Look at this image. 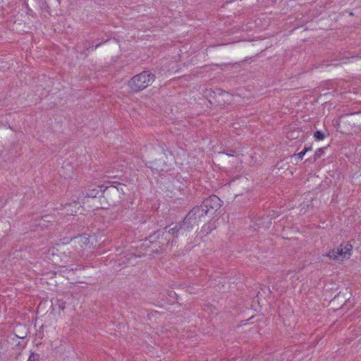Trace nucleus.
I'll return each instance as SVG.
<instances>
[{"label": "nucleus", "instance_id": "nucleus-5", "mask_svg": "<svg viewBox=\"0 0 361 361\" xmlns=\"http://www.w3.org/2000/svg\"><path fill=\"white\" fill-rule=\"evenodd\" d=\"M177 225L180 236L184 238H187L189 235L194 226L191 222L187 221L186 216L181 222L177 224Z\"/></svg>", "mask_w": 361, "mask_h": 361}, {"label": "nucleus", "instance_id": "nucleus-14", "mask_svg": "<svg viewBox=\"0 0 361 361\" xmlns=\"http://www.w3.org/2000/svg\"><path fill=\"white\" fill-rule=\"evenodd\" d=\"M305 154V153L303 150L300 153L297 154L298 159L302 160Z\"/></svg>", "mask_w": 361, "mask_h": 361}, {"label": "nucleus", "instance_id": "nucleus-16", "mask_svg": "<svg viewBox=\"0 0 361 361\" xmlns=\"http://www.w3.org/2000/svg\"><path fill=\"white\" fill-rule=\"evenodd\" d=\"M344 59H345V60H348L349 59H347V58H342V60H344ZM344 63H346V61H345V62H344Z\"/></svg>", "mask_w": 361, "mask_h": 361}, {"label": "nucleus", "instance_id": "nucleus-4", "mask_svg": "<svg viewBox=\"0 0 361 361\" xmlns=\"http://www.w3.org/2000/svg\"><path fill=\"white\" fill-rule=\"evenodd\" d=\"M202 208L207 210V212H214L217 211L221 207V200L215 195H212L206 198L201 204Z\"/></svg>", "mask_w": 361, "mask_h": 361}, {"label": "nucleus", "instance_id": "nucleus-18", "mask_svg": "<svg viewBox=\"0 0 361 361\" xmlns=\"http://www.w3.org/2000/svg\"><path fill=\"white\" fill-rule=\"evenodd\" d=\"M88 195H89V196H90V194H88ZM91 196H92V197H96V194H95V195L92 194V195H91Z\"/></svg>", "mask_w": 361, "mask_h": 361}, {"label": "nucleus", "instance_id": "nucleus-6", "mask_svg": "<svg viewBox=\"0 0 361 361\" xmlns=\"http://www.w3.org/2000/svg\"><path fill=\"white\" fill-rule=\"evenodd\" d=\"M166 233L169 234V238L171 240V237L173 238H178L180 237L178 225L177 224L175 225L174 227L170 228L169 231H166Z\"/></svg>", "mask_w": 361, "mask_h": 361}, {"label": "nucleus", "instance_id": "nucleus-9", "mask_svg": "<svg viewBox=\"0 0 361 361\" xmlns=\"http://www.w3.org/2000/svg\"><path fill=\"white\" fill-rule=\"evenodd\" d=\"M343 249L345 251V254L350 256L351 255L350 252L353 250V245L349 243L343 245Z\"/></svg>", "mask_w": 361, "mask_h": 361}, {"label": "nucleus", "instance_id": "nucleus-17", "mask_svg": "<svg viewBox=\"0 0 361 361\" xmlns=\"http://www.w3.org/2000/svg\"><path fill=\"white\" fill-rule=\"evenodd\" d=\"M25 6H26V8H27V10H29V11H31V10L28 8V7H27V4H25Z\"/></svg>", "mask_w": 361, "mask_h": 361}, {"label": "nucleus", "instance_id": "nucleus-13", "mask_svg": "<svg viewBox=\"0 0 361 361\" xmlns=\"http://www.w3.org/2000/svg\"><path fill=\"white\" fill-rule=\"evenodd\" d=\"M39 355L38 354L32 353L30 356L29 357V359H32V361H38L39 360Z\"/></svg>", "mask_w": 361, "mask_h": 361}, {"label": "nucleus", "instance_id": "nucleus-10", "mask_svg": "<svg viewBox=\"0 0 361 361\" xmlns=\"http://www.w3.org/2000/svg\"><path fill=\"white\" fill-rule=\"evenodd\" d=\"M336 251L339 252V259H341L340 260H343V258H345L346 254L343 249V244H341L340 247L336 249Z\"/></svg>", "mask_w": 361, "mask_h": 361}, {"label": "nucleus", "instance_id": "nucleus-19", "mask_svg": "<svg viewBox=\"0 0 361 361\" xmlns=\"http://www.w3.org/2000/svg\"><path fill=\"white\" fill-rule=\"evenodd\" d=\"M27 361H32V359H29V358H28Z\"/></svg>", "mask_w": 361, "mask_h": 361}, {"label": "nucleus", "instance_id": "nucleus-11", "mask_svg": "<svg viewBox=\"0 0 361 361\" xmlns=\"http://www.w3.org/2000/svg\"><path fill=\"white\" fill-rule=\"evenodd\" d=\"M323 153L324 149L322 148L318 149L314 153V160H317L318 158H319Z\"/></svg>", "mask_w": 361, "mask_h": 361}, {"label": "nucleus", "instance_id": "nucleus-12", "mask_svg": "<svg viewBox=\"0 0 361 361\" xmlns=\"http://www.w3.org/2000/svg\"><path fill=\"white\" fill-rule=\"evenodd\" d=\"M39 355L38 354L32 353L30 356L29 357V359H32V361H38L39 360Z\"/></svg>", "mask_w": 361, "mask_h": 361}, {"label": "nucleus", "instance_id": "nucleus-1", "mask_svg": "<svg viewBox=\"0 0 361 361\" xmlns=\"http://www.w3.org/2000/svg\"><path fill=\"white\" fill-rule=\"evenodd\" d=\"M156 76L149 71H143L132 77L127 83L129 91L137 93L148 87L154 81Z\"/></svg>", "mask_w": 361, "mask_h": 361}, {"label": "nucleus", "instance_id": "nucleus-8", "mask_svg": "<svg viewBox=\"0 0 361 361\" xmlns=\"http://www.w3.org/2000/svg\"><path fill=\"white\" fill-rule=\"evenodd\" d=\"M314 137L317 140H322L325 137V134L321 130H317L314 133Z\"/></svg>", "mask_w": 361, "mask_h": 361}, {"label": "nucleus", "instance_id": "nucleus-7", "mask_svg": "<svg viewBox=\"0 0 361 361\" xmlns=\"http://www.w3.org/2000/svg\"><path fill=\"white\" fill-rule=\"evenodd\" d=\"M328 256L334 260H340L339 259V252L336 251V250H332L329 252Z\"/></svg>", "mask_w": 361, "mask_h": 361}, {"label": "nucleus", "instance_id": "nucleus-15", "mask_svg": "<svg viewBox=\"0 0 361 361\" xmlns=\"http://www.w3.org/2000/svg\"><path fill=\"white\" fill-rule=\"evenodd\" d=\"M312 150V147L310 146V147H305L303 151L305 152V153L309 152V151H311Z\"/></svg>", "mask_w": 361, "mask_h": 361}, {"label": "nucleus", "instance_id": "nucleus-3", "mask_svg": "<svg viewBox=\"0 0 361 361\" xmlns=\"http://www.w3.org/2000/svg\"><path fill=\"white\" fill-rule=\"evenodd\" d=\"M207 214V210L202 208V205L194 207L186 215L187 221H189L192 225L197 224L202 221V219Z\"/></svg>", "mask_w": 361, "mask_h": 361}, {"label": "nucleus", "instance_id": "nucleus-2", "mask_svg": "<svg viewBox=\"0 0 361 361\" xmlns=\"http://www.w3.org/2000/svg\"><path fill=\"white\" fill-rule=\"evenodd\" d=\"M166 228L167 227H165L163 230H158L149 236V242L154 245L157 252H159L157 248L161 250H165L171 241L169 234L166 233Z\"/></svg>", "mask_w": 361, "mask_h": 361}]
</instances>
